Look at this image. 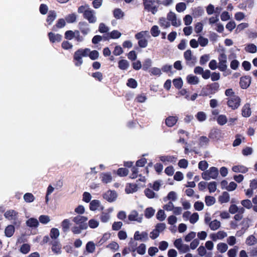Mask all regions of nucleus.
<instances>
[{"label":"nucleus","instance_id":"nucleus-1","mask_svg":"<svg viewBox=\"0 0 257 257\" xmlns=\"http://www.w3.org/2000/svg\"><path fill=\"white\" fill-rule=\"evenodd\" d=\"M88 217L81 215L74 217L72 221L77 225L74 226L71 228V231L74 234H80L82 230H86L88 228Z\"/></svg>","mask_w":257,"mask_h":257},{"label":"nucleus","instance_id":"nucleus-2","mask_svg":"<svg viewBox=\"0 0 257 257\" xmlns=\"http://www.w3.org/2000/svg\"><path fill=\"white\" fill-rule=\"evenodd\" d=\"M143 3L144 9L154 15L158 10L161 1L160 0H143Z\"/></svg>","mask_w":257,"mask_h":257},{"label":"nucleus","instance_id":"nucleus-3","mask_svg":"<svg viewBox=\"0 0 257 257\" xmlns=\"http://www.w3.org/2000/svg\"><path fill=\"white\" fill-rule=\"evenodd\" d=\"M89 51L90 50L88 48L79 49L77 50L74 54L75 65L77 66H80L83 63L82 57L89 56Z\"/></svg>","mask_w":257,"mask_h":257},{"label":"nucleus","instance_id":"nucleus-4","mask_svg":"<svg viewBox=\"0 0 257 257\" xmlns=\"http://www.w3.org/2000/svg\"><path fill=\"white\" fill-rule=\"evenodd\" d=\"M219 88V84L217 82L208 84L205 87L202 88L200 95L206 96L210 94H215L218 91Z\"/></svg>","mask_w":257,"mask_h":257},{"label":"nucleus","instance_id":"nucleus-5","mask_svg":"<svg viewBox=\"0 0 257 257\" xmlns=\"http://www.w3.org/2000/svg\"><path fill=\"white\" fill-rule=\"evenodd\" d=\"M6 218L9 220H13V223L16 226H20L21 221L18 219V212L14 210L10 209L7 210L4 214Z\"/></svg>","mask_w":257,"mask_h":257},{"label":"nucleus","instance_id":"nucleus-6","mask_svg":"<svg viewBox=\"0 0 257 257\" xmlns=\"http://www.w3.org/2000/svg\"><path fill=\"white\" fill-rule=\"evenodd\" d=\"M227 105L232 110L237 109L241 103V99L238 95H233L232 97H229L226 98Z\"/></svg>","mask_w":257,"mask_h":257},{"label":"nucleus","instance_id":"nucleus-7","mask_svg":"<svg viewBox=\"0 0 257 257\" xmlns=\"http://www.w3.org/2000/svg\"><path fill=\"white\" fill-rule=\"evenodd\" d=\"M184 57L187 65L190 67H193L195 65L196 59L195 57L192 55L191 50H187L184 53Z\"/></svg>","mask_w":257,"mask_h":257},{"label":"nucleus","instance_id":"nucleus-8","mask_svg":"<svg viewBox=\"0 0 257 257\" xmlns=\"http://www.w3.org/2000/svg\"><path fill=\"white\" fill-rule=\"evenodd\" d=\"M219 65L218 69L223 72L227 69V56L224 53H220L218 56Z\"/></svg>","mask_w":257,"mask_h":257},{"label":"nucleus","instance_id":"nucleus-9","mask_svg":"<svg viewBox=\"0 0 257 257\" xmlns=\"http://www.w3.org/2000/svg\"><path fill=\"white\" fill-rule=\"evenodd\" d=\"M251 83V77L249 76H244L240 77L239 84L242 89H246Z\"/></svg>","mask_w":257,"mask_h":257},{"label":"nucleus","instance_id":"nucleus-10","mask_svg":"<svg viewBox=\"0 0 257 257\" xmlns=\"http://www.w3.org/2000/svg\"><path fill=\"white\" fill-rule=\"evenodd\" d=\"M167 19L171 22L172 26L178 27L181 25V22L177 21L176 14L172 12H170L167 15Z\"/></svg>","mask_w":257,"mask_h":257},{"label":"nucleus","instance_id":"nucleus-11","mask_svg":"<svg viewBox=\"0 0 257 257\" xmlns=\"http://www.w3.org/2000/svg\"><path fill=\"white\" fill-rule=\"evenodd\" d=\"M94 13L93 10L89 9L88 12L83 15V18L86 19L89 23H94L96 21V18Z\"/></svg>","mask_w":257,"mask_h":257},{"label":"nucleus","instance_id":"nucleus-12","mask_svg":"<svg viewBox=\"0 0 257 257\" xmlns=\"http://www.w3.org/2000/svg\"><path fill=\"white\" fill-rule=\"evenodd\" d=\"M251 112L250 104L249 103L244 104L241 109L242 116L244 117H249L251 115Z\"/></svg>","mask_w":257,"mask_h":257},{"label":"nucleus","instance_id":"nucleus-13","mask_svg":"<svg viewBox=\"0 0 257 257\" xmlns=\"http://www.w3.org/2000/svg\"><path fill=\"white\" fill-rule=\"evenodd\" d=\"M103 198L109 202L114 201L117 197L115 191L109 190L103 194Z\"/></svg>","mask_w":257,"mask_h":257},{"label":"nucleus","instance_id":"nucleus-14","mask_svg":"<svg viewBox=\"0 0 257 257\" xmlns=\"http://www.w3.org/2000/svg\"><path fill=\"white\" fill-rule=\"evenodd\" d=\"M50 41L52 43L59 42L62 39V36L61 35L57 34H55L52 32H49L48 34Z\"/></svg>","mask_w":257,"mask_h":257},{"label":"nucleus","instance_id":"nucleus-15","mask_svg":"<svg viewBox=\"0 0 257 257\" xmlns=\"http://www.w3.org/2000/svg\"><path fill=\"white\" fill-rule=\"evenodd\" d=\"M134 239L136 240H147L148 239V233L145 231H143L141 233H140L139 231H137L135 232L134 234Z\"/></svg>","mask_w":257,"mask_h":257},{"label":"nucleus","instance_id":"nucleus-16","mask_svg":"<svg viewBox=\"0 0 257 257\" xmlns=\"http://www.w3.org/2000/svg\"><path fill=\"white\" fill-rule=\"evenodd\" d=\"M221 135V132L220 130L216 128H212L209 134V138L211 139L218 140Z\"/></svg>","mask_w":257,"mask_h":257},{"label":"nucleus","instance_id":"nucleus-17","mask_svg":"<svg viewBox=\"0 0 257 257\" xmlns=\"http://www.w3.org/2000/svg\"><path fill=\"white\" fill-rule=\"evenodd\" d=\"M52 244V250L55 253H59L61 252V246L59 242L54 240L51 242Z\"/></svg>","mask_w":257,"mask_h":257},{"label":"nucleus","instance_id":"nucleus-18","mask_svg":"<svg viewBox=\"0 0 257 257\" xmlns=\"http://www.w3.org/2000/svg\"><path fill=\"white\" fill-rule=\"evenodd\" d=\"M178 117L177 116H170L166 118L165 123L168 127H172L177 122Z\"/></svg>","mask_w":257,"mask_h":257},{"label":"nucleus","instance_id":"nucleus-19","mask_svg":"<svg viewBox=\"0 0 257 257\" xmlns=\"http://www.w3.org/2000/svg\"><path fill=\"white\" fill-rule=\"evenodd\" d=\"M56 13L55 11L50 10L49 11L46 19L48 25H51L52 24L53 22L56 18Z\"/></svg>","mask_w":257,"mask_h":257},{"label":"nucleus","instance_id":"nucleus-20","mask_svg":"<svg viewBox=\"0 0 257 257\" xmlns=\"http://www.w3.org/2000/svg\"><path fill=\"white\" fill-rule=\"evenodd\" d=\"M138 190V185L136 184L128 183L127 184L125 191L126 193H132L135 192Z\"/></svg>","mask_w":257,"mask_h":257},{"label":"nucleus","instance_id":"nucleus-21","mask_svg":"<svg viewBox=\"0 0 257 257\" xmlns=\"http://www.w3.org/2000/svg\"><path fill=\"white\" fill-rule=\"evenodd\" d=\"M160 160L163 163L166 162L175 163L177 158L173 156H162L159 157Z\"/></svg>","mask_w":257,"mask_h":257},{"label":"nucleus","instance_id":"nucleus-22","mask_svg":"<svg viewBox=\"0 0 257 257\" xmlns=\"http://www.w3.org/2000/svg\"><path fill=\"white\" fill-rule=\"evenodd\" d=\"M15 227L14 225H9L5 230V235L8 237L12 236L15 232Z\"/></svg>","mask_w":257,"mask_h":257},{"label":"nucleus","instance_id":"nucleus-23","mask_svg":"<svg viewBox=\"0 0 257 257\" xmlns=\"http://www.w3.org/2000/svg\"><path fill=\"white\" fill-rule=\"evenodd\" d=\"M138 213L136 210H133L128 215V218L130 221H137L139 222L142 221V218H138Z\"/></svg>","mask_w":257,"mask_h":257},{"label":"nucleus","instance_id":"nucleus-24","mask_svg":"<svg viewBox=\"0 0 257 257\" xmlns=\"http://www.w3.org/2000/svg\"><path fill=\"white\" fill-rule=\"evenodd\" d=\"M232 170L233 172H236V173L240 172L242 173H245L248 171V169L244 166L236 165V166H234L232 168Z\"/></svg>","mask_w":257,"mask_h":257},{"label":"nucleus","instance_id":"nucleus-25","mask_svg":"<svg viewBox=\"0 0 257 257\" xmlns=\"http://www.w3.org/2000/svg\"><path fill=\"white\" fill-rule=\"evenodd\" d=\"M39 224L38 220L35 218H30L26 221V225L30 227H37Z\"/></svg>","mask_w":257,"mask_h":257},{"label":"nucleus","instance_id":"nucleus-26","mask_svg":"<svg viewBox=\"0 0 257 257\" xmlns=\"http://www.w3.org/2000/svg\"><path fill=\"white\" fill-rule=\"evenodd\" d=\"M230 197L228 192H223L221 196L218 198V200L220 203H227L229 201Z\"/></svg>","mask_w":257,"mask_h":257},{"label":"nucleus","instance_id":"nucleus-27","mask_svg":"<svg viewBox=\"0 0 257 257\" xmlns=\"http://www.w3.org/2000/svg\"><path fill=\"white\" fill-rule=\"evenodd\" d=\"M101 181L105 184L109 183L112 180V177L109 173H102L100 176Z\"/></svg>","mask_w":257,"mask_h":257},{"label":"nucleus","instance_id":"nucleus-28","mask_svg":"<svg viewBox=\"0 0 257 257\" xmlns=\"http://www.w3.org/2000/svg\"><path fill=\"white\" fill-rule=\"evenodd\" d=\"M64 27V19L61 18L58 20L56 24L53 26L52 30L53 31H57L59 29Z\"/></svg>","mask_w":257,"mask_h":257},{"label":"nucleus","instance_id":"nucleus-29","mask_svg":"<svg viewBox=\"0 0 257 257\" xmlns=\"http://www.w3.org/2000/svg\"><path fill=\"white\" fill-rule=\"evenodd\" d=\"M110 237L109 233H105L103 234L101 238L96 243V245L100 246L105 243Z\"/></svg>","mask_w":257,"mask_h":257},{"label":"nucleus","instance_id":"nucleus-30","mask_svg":"<svg viewBox=\"0 0 257 257\" xmlns=\"http://www.w3.org/2000/svg\"><path fill=\"white\" fill-rule=\"evenodd\" d=\"M100 206V202L98 200H93L89 204V209L91 211H95Z\"/></svg>","mask_w":257,"mask_h":257},{"label":"nucleus","instance_id":"nucleus-31","mask_svg":"<svg viewBox=\"0 0 257 257\" xmlns=\"http://www.w3.org/2000/svg\"><path fill=\"white\" fill-rule=\"evenodd\" d=\"M118 66L121 70H126L129 66V63L126 60H120L118 62Z\"/></svg>","mask_w":257,"mask_h":257},{"label":"nucleus","instance_id":"nucleus-32","mask_svg":"<svg viewBox=\"0 0 257 257\" xmlns=\"http://www.w3.org/2000/svg\"><path fill=\"white\" fill-rule=\"evenodd\" d=\"M208 171L211 178L212 179H216L218 175V170L217 168L215 167H210Z\"/></svg>","mask_w":257,"mask_h":257},{"label":"nucleus","instance_id":"nucleus-33","mask_svg":"<svg viewBox=\"0 0 257 257\" xmlns=\"http://www.w3.org/2000/svg\"><path fill=\"white\" fill-rule=\"evenodd\" d=\"M187 82L191 84H197L199 82L198 78L196 76L189 75L187 77Z\"/></svg>","mask_w":257,"mask_h":257},{"label":"nucleus","instance_id":"nucleus-34","mask_svg":"<svg viewBox=\"0 0 257 257\" xmlns=\"http://www.w3.org/2000/svg\"><path fill=\"white\" fill-rule=\"evenodd\" d=\"M81 32L83 35H86L89 31V29L87 27V24L86 22H80L79 24Z\"/></svg>","mask_w":257,"mask_h":257},{"label":"nucleus","instance_id":"nucleus-35","mask_svg":"<svg viewBox=\"0 0 257 257\" xmlns=\"http://www.w3.org/2000/svg\"><path fill=\"white\" fill-rule=\"evenodd\" d=\"M220 226V222L217 219H215L209 223V227L212 230H215Z\"/></svg>","mask_w":257,"mask_h":257},{"label":"nucleus","instance_id":"nucleus-36","mask_svg":"<svg viewBox=\"0 0 257 257\" xmlns=\"http://www.w3.org/2000/svg\"><path fill=\"white\" fill-rule=\"evenodd\" d=\"M246 52L250 53H254L257 51L256 46L253 44H249L244 48Z\"/></svg>","mask_w":257,"mask_h":257},{"label":"nucleus","instance_id":"nucleus-37","mask_svg":"<svg viewBox=\"0 0 257 257\" xmlns=\"http://www.w3.org/2000/svg\"><path fill=\"white\" fill-rule=\"evenodd\" d=\"M31 249V246L28 243L23 244L20 248V251L23 254H27Z\"/></svg>","mask_w":257,"mask_h":257},{"label":"nucleus","instance_id":"nucleus-38","mask_svg":"<svg viewBox=\"0 0 257 257\" xmlns=\"http://www.w3.org/2000/svg\"><path fill=\"white\" fill-rule=\"evenodd\" d=\"M113 14L114 17L116 19H120L122 18L124 16V14L122 11L119 8L115 9L113 10Z\"/></svg>","mask_w":257,"mask_h":257},{"label":"nucleus","instance_id":"nucleus-39","mask_svg":"<svg viewBox=\"0 0 257 257\" xmlns=\"http://www.w3.org/2000/svg\"><path fill=\"white\" fill-rule=\"evenodd\" d=\"M155 210L152 207H148L145 210V216L147 218H151L155 214Z\"/></svg>","mask_w":257,"mask_h":257},{"label":"nucleus","instance_id":"nucleus-40","mask_svg":"<svg viewBox=\"0 0 257 257\" xmlns=\"http://www.w3.org/2000/svg\"><path fill=\"white\" fill-rule=\"evenodd\" d=\"M86 249L88 252L93 253L95 249V244L93 241H88L86 245Z\"/></svg>","mask_w":257,"mask_h":257},{"label":"nucleus","instance_id":"nucleus-41","mask_svg":"<svg viewBox=\"0 0 257 257\" xmlns=\"http://www.w3.org/2000/svg\"><path fill=\"white\" fill-rule=\"evenodd\" d=\"M59 235V231L56 228H52L50 230V237L54 240H56Z\"/></svg>","mask_w":257,"mask_h":257},{"label":"nucleus","instance_id":"nucleus-42","mask_svg":"<svg viewBox=\"0 0 257 257\" xmlns=\"http://www.w3.org/2000/svg\"><path fill=\"white\" fill-rule=\"evenodd\" d=\"M241 224L243 225V224H244V226L241 228V230H239V231H237L236 232V235H237V236H241L242 234H243L244 232L245 231V230L248 228V227H249V225L248 224V222L247 221H245V220H243L242 222H241Z\"/></svg>","mask_w":257,"mask_h":257},{"label":"nucleus","instance_id":"nucleus-43","mask_svg":"<svg viewBox=\"0 0 257 257\" xmlns=\"http://www.w3.org/2000/svg\"><path fill=\"white\" fill-rule=\"evenodd\" d=\"M174 86L178 89H180L183 86V81L181 78L174 79L173 80Z\"/></svg>","mask_w":257,"mask_h":257},{"label":"nucleus","instance_id":"nucleus-44","mask_svg":"<svg viewBox=\"0 0 257 257\" xmlns=\"http://www.w3.org/2000/svg\"><path fill=\"white\" fill-rule=\"evenodd\" d=\"M128 170L125 168H119L117 170V174L120 177H124L128 175Z\"/></svg>","mask_w":257,"mask_h":257},{"label":"nucleus","instance_id":"nucleus-45","mask_svg":"<svg viewBox=\"0 0 257 257\" xmlns=\"http://www.w3.org/2000/svg\"><path fill=\"white\" fill-rule=\"evenodd\" d=\"M217 248L221 253H224L227 250L228 246L225 243L220 242L217 244Z\"/></svg>","mask_w":257,"mask_h":257},{"label":"nucleus","instance_id":"nucleus-46","mask_svg":"<svg viewBox=\"0 0 257 257\" xmlns=\"http://www.w3.org/2000/svg\"><path fill=\"white\" fill-rule=\"evenodd\" d=\"M227 119L226 116L223 114L219 115L217 118V123L220 125L225 124L227 122Z\"/></svg>","mask_w":257,"mask_h":257},{"label":"nucleus","instance_id":"nucleus-47","mask_svg":"<svg viewBox=\"0 0 257 257\" xmlns=\"http://www.w3.org/2000/svg\"><path fill=\"white\" fill-rule=\"evenodd\" d=\"M205 202L207 206H211L215 203V199L213 196H206L205 198Z\"/></svg>","mask_w":257,"mask_h":257},{"label":"nucleus","instance_id":"nucleus-48","mask_svg":"<svg viewBox=\"0 0 257 257\" xmlns=\"http://www.w3.org/2000/svg\"><path fill=\"white\" fill-rule=\"evenodd\" d=\"M186 9V5L185 3L183 2H180L176 5V11L179 12L181 13L185 11Z\"/></svg>","mask_w":257,"mask_h":257},{"label":"nucleus","instance_id":"nucleus-49","mask_svg":"<svg viewBox=\"0 0 257 257\" xmlns=\"http://www.w3.org/2000/svg\"><path fill=\"white\" fill-rule=\"evenodd\" d=\"M150 32L152 36L154 37L158 36L160 33L159 27L156 25H154L151 28Z\"/></svg>","mask_w":257,"mask_h":257},{"label":"nucleus","instance_id":"nucleus-50","mask_svg":"<svg viewBox=\"0 0 257 257\" xmlns=\"http://www.w3.org/2000/svg\"><path fill=\"white\" fill-rule=\"evenodd\" d=\"M256 239L253 235H250L246 239V243L248 245H252L256 242Z\"/></svg>","mask_w":257,"mask_h":257},{"label":"nucleus","instance_id":"nucleus-51","mask_svg":"<svg viewBox=\"0 0 257 257\" xmlns=\"http://www.w3.org/2000/svg\"><path fill=\"white\" fill-rule=\"evenodd\" d=\"M88 227L94 229L97 227L99 225V222L94 219H91L87 223Z\"/></svg>","mask_w":257,"mask_h":257},{"label":"nucleus","instance_id":"nucleus-52","mask_svg":"<svg viewBox=\"0 0 257 257\" xmlns=\"http://www.w3.org/2000/svg\"><path fill=\"white\" fill-rule=\"evenodd\" d=\"M126 85L130 88H136L138 86V83L135 79L130 78L127 80Z\"/></svg>","mask_w":257,"mask_h":257},{"label":"nucleus","instance_id":"nucleus-53","mask_svg":"<svg viewBox=\"0 0 257 257\" xmlns=\"http://www.w3.org/2000/svg\"><path fill=\"white\" fill-rule=\"evenodd\" d=\"M203 13L204 11L200 7H197L193 10L192 14L194 17H198L202 16Z\"/></svg>","mask_w":257,"mask_h":257},{"label":"nucleus","instance_id":"nucleus-54","mask_svg":"<svg viewBox=\"0 0 257 257\" xmlns=\"http://www.w3.org/2000/svg\"><path fill=\"white\" fill-rule=\"evenodd\" d=\"M159 24L161 27H164L165 28H167L170 26V22L163 17L159 19Z\"/></svg>","mask_w":257,"mask_h":257},{"label":"nucleus","instance_id":"nucleus-55","mask_svg":"<svg viewBox=\"0 0 257 257\" xmlns=\"http://www.w3.org/2000/svg\"><path fill=\"white\" fill-rule=\"evenodd\" d=\"M196 117L199 121H203L206 119V115L204 112L199 111L196 115Z\"/></svg>","mask_w":257,"mask_h":257},{"label":"nucleus","instance_id":"nucleus-56","mask_svg":"<svg viewBox=\"0 0 257 257\" xmlns=\"http://www.w3.org/2000/svg\"><path fill=\"white\" fill-rule=\"evenodd\" d=\"M24 199L26 202L30 203L34 201V196L31 193H27L24 195Z\"/></svg>","mask_w":257,"mask_h":257},{"label":"nucleus","instance_id":"nucleus-57","mask_svg":"<svg viewBox=\"0 0 257 257\" xmlns=\"http://www.w3.org/2000/svg\"><path fill=\"white\" fill-rule=\"evenodd\" d=\"M241 205L247 209H250L252 207V203L249 199L243 200L241 201Z\"/></svg>","mask_w":257,"mask_h":257},{"label":"nucleus","instance_id":"nucleus-58","mask_svg":"<svg viewBox=\"0 0 257 257\" xmlns=\"http://www.w3.org/2000/svg\"><path fill=\"white\" fill-rule=\"evenodd\" d=\"M156 218L160 221H163L166 218L165 212L163 210L160 209L156 215Z\"/></svg>","mask_w":257,"mask_h":257},{"label":"nucleus","instance_id":"nucleus-59","mask_svg":"<svg viewBox=\"0 0 257 257\" xmlns=\"http://www.w3.org/2000/svg\"><path fill=\"white\" fill-rule=\"evenodd\" d=\"M146 247L144 243H141L137 248V252L141 255L144 254L146 252Z\"/></svg>","mask_w":257,"mask_h":257},{"label":"nucleus","instance_id":"nucleus-60","mask_svg":"<svg viewBox=\"0 0 257 257\" xmlns=\"http://www.w3.org/2000/svg\"><path fill=\"white\" fill-rule=\"evenodd\" d=\"M76 16L75 14H69L65 17V21L69 23H72L75 22Z\"/></svg>","mask_w":257,"mask_h":257},{"label":"nucleus","instance_id":"nucleus-61","mask_svg":"<svg viewBox=\"0 0 257 257\" xmlns=\"http://www.w3.org/2000/svg\"><path fill=\"white\" fill-rule=\"evenodd\" d=\"M145 195L148 198H153L155 197V193L151 189L149 188H147L144 191Z\"/></svg>","mask_w":257,"mask_h":257},{"label":"nucleus","instance_id":"nucleus-62","mask_svg":"<svg viewBox=\"0 0 257 257\" xmlns=\"http://www.w3.org/2000/svg\"><path fill=\"white\" fill-rule=\"evenodd\" d=\"M110 37L112 39L119 38L121 36V33L117 30H113L110 33Z\"/></svg>","mask_w":257,"mask_h":257},{"label":"nucleus","instance_id":"nucleus-63","mask_svg":"<svg viewBox=\"0 0 257 257\" xmlns=\"http://www.w3.org/2000/svg\"><path fill=\"white\" fill-rule=\"evenodd\" d=\"M198 42L202 47L206 46L208 43V39L202 36H199L198 39Z\"/></svg>","mask_w":257,"mask_h":257},{"label":"nucleus","instance_id":"nucleus-64","mask_svg":"<svg viewBox=\"0 0 257 257\" xmlns=\"http://www.w3.org/2000/svg\"><path fill=\"white\" fill-rule=\"evenodd\" d=\"M152 61L150 59H147L145 60L143 64V70L147 71L151 66Z\"/></svg>","mask_w":257,"mask_h":257}]
</instances>
